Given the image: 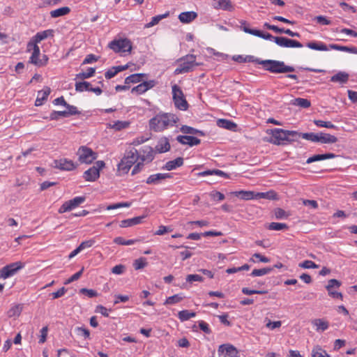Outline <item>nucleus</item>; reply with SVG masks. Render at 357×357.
<instances>
[{
  "instance_id": "nucleus-1",
  "label": "nucleus",
  "mask_w": 357,
  "mask_h": 357,
  "mask_svg": "<svg viewBox=\"0 0 357 357\" xmlns=\"http://www.w3.org/2000/svg\"><path fill=\"white\" fill-rule=\"evenodd\" d=\"M247 62H256L263 65L265 70L273 73H286L295 70L293 66H287L283 61L276 60H261L255 59L253 56H247Z\"/></svg>"
},
{
  "instance_id": "nucleus-2",
  "label": "nucleus",
  "mask_w": 357,
  "mask_h": 357,
  "mask_svg": "<svg viewBox=\"0 0 357 357\" xmlns=\"http://www.w3.org/2000/svg\"><path fill=\"white\" fill-rule=\"evenodd\" d=\"M178 116L172 113L158 114L149 121L150 128L155 132H161L178 121Z\"/></svg>"
},
{
  "instance_id": "nucleus-3",
  "label": "nucleus",
  "mask_w": 357,
  "mask_h": 357,
  "mask_svg": "<svg viewBox=\"0 0 357 357\" xmlns=\"http://www.w3.org/2000/svg\"><path fill=\"white\" fill-rule=\"evenodd\" d=\"M301 137V132L275 128L271 130V137L268 142L275 145L285 144V142H294Z\"/></svg>"
},
{
  "instance_id": "nucleus-4",
  "label": "nucleus",
  "mask_w": 357,
  "mask_h": 357,
  "mask_svg": "<svg viewBox=\"0 0 357 357\" xmlns=\"http://www.w3.org/2000/svg\"><path fill=\"white\" fill-rule=\"evenodd\" d=\"M258 33H255V36L264 38L265 40L273 39L274 42L280 47H303V45L295 40L289 39L285 37H274L269 33H264L257 30Z\"/></svg>"
},
{
  "instance_id": "nucleus-5",
  "label": "nucleus",
  "mask_w": 357,
  "mask_h": 357,
  "mask_svg": "<svg viewBox=\"0 0 357 357\" xmlns=\"http://www.w3.org/2000/svg\"><path fill=\"white\" fill-rule=\"evenodd\" d=\"M138 159V151L134 147H130L126 151L123 158L118 165V168L126 173Z\"/></svg>"
},
{
  "instance_id": "nucleus-6",
  "label": "nucleus",
  "mask_w": 357,
  "mask_h": 357,
  "mask_svg": "<svg viewBox=\"0 0 357 357\" xmlns=\"http://www.w3.org/2000/svg\"><path fill=\"white\" fill-rule=\"evenodd\" d=\"M196 56L193 54H188L178 60L179 66L175 70V74H181L192 71L195 66L199 64L195 62Z\"/></svg>"
},
{
  "instance_id": "nucleus-7",
  "label": "nucleus",
  "mask_w": 357,
  "mask_h": 357,
  "mask_svg": "<svg viewBox=\"0 0 357 357\" xmlns=\"http://www.w3.org/2000/svg\"><path fill=\"white\" fill-rule=\"evenodd\" d=\"M172 95L175 107L180 110H186L188 107V102L184 97L182 90L176 84L172 86Z\"/></svg>"
},
{
  "instance_id": "nucleus-8",
  "label": "nucleus",
  "mask_w": 357,
  "mask_h": 357,
  "mask_svg": "<svg viewBox=\"0 0 357 357\" xmlns=\"http://www.w3.org/2000/svg\"><path fill=\"white\" fill-rule=\"evenodd\" d=\"M108 47L116 53H130L132 50V43L127 38L114 40L109 43Z\"/></svg>"
},
{
  "instance_id": "nucleus-9",
  "label": "nucleus",
  "mask_w": 357,
  "mask_h": 357,
  "mask_svg": "<svg viewBox=\"0 0 357 357\" xmlns=\"http://www.w3.org/2000/svg\"><path fill=\"white\" fill-rule=\"evenodd\" d=\"M78 160L81 163L91 164L98 157V153L86 146H81L77 152Z\"/></svg>"
},
{
  "instance_id": "nucleus-10",
  "label": "nucleus",
  "mask_w": 357,
  "mask_h": 357,
  "mask_svg": "<svg viewBox=\"0 0 357 357\" xmlns=\"http://www.w3.org/2000/svg\"><path fill=\"white\" fill-rule=\"evenodd\" d=\"M105 165L102 160H98L95 165L85 171L83 175L84 178L87 181H95L100 176V170Z\"/></svg>"
},
{
  "instance_id": "nucleus-11",
  "label": "nucleus",
  "mask_w": 357,
  "mask_h": 357,
  "mask_svg": "<svg viewBox=\"0 0 357 357\" xmlns=\"http://www.w3.org/2000/svg\"><path fill=\"white\" fill-rule=\"evenodd\" d=\"M23 267L24 264L21 261H16L6 265L0 270V278L6 279L15 275Z\"/></svg>"
},
{
  "instance_id": "nucleus-12",
  "label": "nucleus",
  "mask_w": 357,
  "mask_h": 357,
  "mask_svg": "<svg viewBox=\"0 0 357 357\" xmlns=\"http://www.w3.org/2000/svg\"><path fill=\"white\" fill-rule=\"evenodd\" d=\"M85 200V197H76L70 200L65 202L61 206L58 211L59 213H63L65 212L70 211L84 203Z\"/></svg>"
},
{
  "instance_id": "nucleus-13",
  "label": "nucleus",
  "mask_w": 357,
  "mask_h": 357,
  "mask_svg": "<svg viewBox=\"0 0 357 357\" xmlns=\"http://www.w3.org/2000/svg\"><path fill=\"white\" fill-rule=\"evenodd\" d=\"M34 46V50L32 52L29 62L38 67L46 65L48 60L47 56L43 54V59H39V56L40 54V48L38 45Z\"/></svg>"
},
{
  "instance_id": "nucleus-14",
  "label": "nucleus",
  "mask_w": 357,
  "mask_h": 357,
  "mask_svg": "<svg viewBox=\"0 0 357 357\" xmlns=\"http://www.w3.org/2000/svg\"><path fill=\"white\" fill-rule=\"evenodd\" d=\"M218 353L219 355L225 353L224 357H239L236 348L229 344H224L219 346Z\"/></svg>"
},
{
  "instance_id": "nucleus-15",
  "label": "nucleus",
  "mask_w": 357,
  "mask_h": 357,
  "mask_svg": "<svg viewBox=\"0 0 357 357\" xmlns=\"http://www.w3.org/2000/svg\"><path fill=\"white\" fill-rule=\"evenodd\" d=\"M53 167L61 170L71 171L76 168L77 165L70 160L66 158H61L55 160L54 161Z\"/></svg>"
},
{
  "instance_id": "nucleus-16",
  "label": "nucleus",
  "mask_w": 357,
  "mask_h": 357,
  "mask_svg": "<svg viewBox=\"0 0 357 357\" xmlns=\"http://www.w3.org/2000/svg\"><path fill=\"white\" fill-rule=\"evenodd\" d=\"M156 84L155 80L144 81L132 89V93L142 94L153 88Z\"/></svg>"
},
{
  "instance_id": "nucleus-17",
  "label": "nucleus",
  "mask_w": 357,
  "mask_h": 357,
  "mask_svg": "<svg viewBox=\"0 0 357 357\" xmlns=\"http://www.w3.org/2000/svg\"><path fill=\"white\" fill-rule=\"evenodd\" d=\"M138 153L139 159L142 162H150L154 158L153 150L151 146H144Z\"/></svg>"
},
{
  "instance_id": "nucleus-18",
  "label": "nucleus",
  "mask_w": 357,
  "mask_h": 357,
  "mask_svg": "<svg viewBox=\"0 0 357 357\" xmlns=\"http://www.w3.org/2000/svg\"><path fill=\"white\" fill-rule=\"evenodd\" d=\"M176 140L181 144H188L190 146L198 145L201 142L199 139L188 135H178L176 137Z\"/></svg>"
},
{
  "instance_id": "nucleus-19",
  "label": "nucleus",
  "mask_w": 357,
  "mask_h": 357,
  "mask_svg": "<svg viewBox=\"0 0 357 357\" xmlns=\"http://www.w3.org/2000/svg\"><path fill=\"white\" fill-rule=\"evenodd\" d=\"M213 6L215 9H222L227 11L234 10V6L230 0H213Z\"/></svg>"
},
{
  "instance_id": "nucleus-20",
  "label": "nucleus",
  "mask_w": 357,
  "mask_h": 357,
  "mask_svg": "<svg viewBox=\"0 0 357 357\" xmlns=\"http://www.w3.org/2000/svg\"><path fill=\"white\" fill-rule=\"evenodd\" d=\"M172 177V175L168 173H158L149 176L146 179V183L147 184H158L162 180L169 178Z\"/></svg>"
},
{
  "instance_id": "nucleus-21",
  "label": "nucleus",
  "mask_w": 357,
  "mask_h": 357,
  "mask_svg": "<svg viewBox=\"0 0 357 357\" xmlns=\"http://www.w3.org/2000/svg\"><path fill=\"white\" fill-rule=\"evenodd\" d=\"M146 217V215H144L142 216H137L130 219H126L121 220L120 222L121 227H132L133 225H136L142 222L143 219Z\"/></svg>"
},
{
  "instance_id": "nucleus-22",
  "label": "nucleus",
  "mask_w": 357,
  "mask_h": 357,
  "mask_svg": "<svg viewBox=\"0 0 357 357\" xmlns=\"http://www.w3.org/2000/svg\"><path fill=\"white\" fill-rule=\"evenodd\" d=\"M51 93V89L48 86H45L41 91L38 92L37 98L35 102L36 106H40L43 104L44 101L47 99L48 96Z\"/></svg>"
},
{
  "instance_id": "nucleus-23",
  "label": "nucleus",
  "mask_w": 357,
  "mask_h": 357,
  "mask_svg": "<svg viewBox=\"0 0 357 357\" xmlns=\"http://www.w3.org/2000/svg\"><path fill=\"white\" fill-rule=\"evenodd\" d=\"M349 75L347 73L340 71L331 77L332 82H337L341 84H346L349 80Z\"/></svg>"
},
{
  "instance_id": "nucleus-24",
  "label": "nucleus",
  "mask_w": 357,
  "mask_h": 357,
  "mask_svg": "<svg viewBox=\"0 0 357 357\" xmlns=\"http://www.w3.org/2000/svg\"><path fill=\"white\" fill-rule=\"evenodd\" d=\"M312 324L316 327L315 330L317 332L324 331L329 327V323L324 319H315L312 320Z\"/></svg>"
},
{
  "instance_id": "nucleus-25",
  "label": "nucleus",
  "mask_w": 357,
  "mask_h": 357,
  "mask_svg": "<svg viewBox=\"0 0 357 357\" xmlns=\"http://www.w3.org/2000/svg\"><path fill=\"white\" fill-rule=\"evenodd\" d=\"M183 165V158L178 157L173 160L168 161L166 162L165 166L162 167L163 169L168 171L173 170L177 167H181Z\"/></svg>"
},
{
  "instance_id": "nucleus-26",
  "label": "nucleus",
  "mask_w": 357,
  "mask_h": 357,
  "mask_svg": "<svg viewBox=\"0 0 357 357\" xmlns=\"http://www.w3.org/2000/svg\"><path fill=\"white\" fill-rule=\"evenodd\" d=\"M197 17V13L194 11L183 12L178 15V19L182 23H190Z\"/></svg>"
},
{
  "instance_id": "nucleus-27",
  "label": "nucleus",
  "mask_w": 357,
  "mask_h": 357,
  "mask_svg": "<svg viewBox=\"0 0 357 357\" xmlns=\"http://www.w3.org/2000/svg\"><path fill=\"white\" fill-rule=\"evenodd\" d=\"M335 157H336L335 154L332 153H327L325 154H317V155H314L312 157H310L307 160L306 163L310 164V163L317 162V161L334 158Z\"/></svg>"
},
{
  "instance_id": "nucleus-28",
  "label": "nucleus",
  "mask_w": 357,
  "mask_h": 357,
  "mask_svg": "<svg viewBox=\"0 0 357 357\" xmlns=\"http://www.w3.org/2000/svg\"><path fill=\"white\" fill-rule=\"evenodd\" d=\"M155 149L158 153H165L170 149V144L168 139L166 137L161 138L155 146Z\"/></svg>"
},
{
  "instance_id": "nucleus-29",
  "label": "nucleus",
  "mask_w": 357,
  "mask_h": 357,
  "mask_svg": "<svg viewBox=\"0 0 357 357\" xmlns=\"http://www.w3.org/2000/svg\"><path fill=\"white\" fill-rule=\"evenodd\" d=\"M204 278L198 274H190L186 277V282L180 286L182 289L188 288V284H192L193 282H203Z\"/></svg>"
},
{
  "instance_id": "nucleus-30",
  "label": "nucleus",
  "mask_w": 357,
  "mask_h": 357,
  "mask_svg": "<svg viewBox=\"0 0 357 357\" xmlns=\"http://www.w3.org/2000/svg\"><path fill=\"white\" fill-rule=\"evenodd\" d=\"M328 48L331 49V50L347 52L349 53L357 54V47H354V46L348 47V46L339 45H336V44H331V45H329Z\"/></svg>"
},
{
  "instance_id": "nucleus-31",
  "label": "nucleus",
  "mask_w": 357,
  "mask_h": 357,
  "mask_svg": "<svg viewBox=\"0 0 357 357\" xmlns=\"http://www.w3.org/2000/svg\"><path fill=\"white\" fill-rule=\"evenodd\" d=\"M337 142V138L334 135L328 133H319V142L322 144H333L336 143Z\"/></svg>"
},
{
  "instance_id": "nucleus-32",
  "label": "nucleus",
  "mask_w": 357,
  "mask_h": 357,
  "mask_svg": "<svg viewBox=\"0 0 357 357\" xmlns=\"http://www.w3.org/2000/svg\"><path fill=\"white\" fill-rule=\"evenodd\" d=\"M197 175L199 176H209V175H216V176H222V177H225V178H229V176L228 174L224 172L222 170H220V169H208V170H206V171H204V172H199L197 174Z\"/></svg>"
},
{
  "instance_id": "nucleus-33",
  "label": "nucleus",
  "mask_w": 357,
  "mask_h": 357,
  "mask_svg": "<svg viewBox=\"0 0 357 357\" xmlns=\"http://www.w3.org/2000/svg\"><path fill=\"white\" fill-rule=\"evenodd\" d=\"M217 125L220 128L229 130H235L237 127V125L234 122L227 119H219L217 121Z\"/></svg>"
},
{
  "instance_id": "nucleus-34",
  "label": "nucleus",
  "mask_w": 357,
  "mask_h": 357,
  "mask_svg": "<svg viewBox=\"0 0 357 357\" xmlns=\"http://www.w3.org/2000/svg\"><path fill=\"white\" fill-rule=\"evenodd\" d=\"M53 33L54 31L52 29H47L43 31L38 32L33 38L35 39V42L39 43L47 38L53 36Z\"/></svg>"
},
{
  "instance_id": "nucleus-35",
  "label": "nucleus",
  "mask_w": 357,
  "mask_h": 357,
  "mask_svg": "<svg viewBox=\"0 0 357 357\" xmlns=\"http://www.w3.org/2000/svg\"><path fill=\"white\" fill-rule=\"evenodd\" d=\"M147 76L146 74L144 73H136L130 75L125 79V84H128L130 83H138L142 81L144 77Z\"/></svg>"
},
{
  "instance_id": "nucleus-36",
  "label": "nucleus",
  "mask_w": 357,
  "mask_h": 357,
  "mask_svg": "<svg viewBox=\"0 0 357 357\" xmlns=\"http://www.w3.org/2000/svg\"><path fill=\"white\" fill-rule=\"evenodd\" d=\"M236 197H240L241 199L243 200H250L255 199V195L254 192L252 191H236L233 192Z\"/></svg>"
},
{
  "instance_id": "nucleus-37",
  "label": "nucleus",
  "mask_w": 357,
  "mask_h": 357,
  "mask_svg": "<svg viewBox=\"0 0 357 357\" xmlns=\"http://www.w3.org/2000/svg\"><path fill=\"white\" fill-rule=\"evenodd\" d=\"M70 12V9L69 7L65 6L62 8H59L58 9L52 10L50 12V16L52 18H56L61 16L66 15Z\"/></svg>"
},
{
  "instance_id": "nucleus-38",
  "label": "nucleus",
  "mask_w": 357,
  "mask_h": 357,
  "mask_svg": "<svg viewBox=\"0 0 357 357\" xmlns=\"http://www.w3.org/2000/svg\"><path fill=\"white\" fill-rule=\"evenodd\" d=\"M291 104L301 108H308L310 107V101L305 98H297L291 100Z\"/></svg>"
},
{
  "instance_id": "nucleus-39",
  "label": "nucleus",
  "mask_w": 357,
  "mask_h": 357,
  "mask_svg": "<svg viewBox=\"0 0 357 357\" xmlns=\"http://www.w3.org/2000/svg\"><path fill=\"white\" fill-rule=\"evenodd\" d=\"M306 46L312 50L319 51H328L329 48L322 42H310L307 43Z\"/></svg>"
},
{
  "instance_id": "nucleus-40",
  "label": "nucleus",
  "mask_w": 357,
  "mask_h": 357,
  "mask_svg": "<svg viewBox=\"0 0 357 357\" xmlns=\"http://www.w3.org/2000/svg\"><path fill=\"white\" fill-rule=\"evenodd\" d=\"M180 130L185 134L199 135L200 136L204 135V132L203 131L195 129L188 126H182L181 128H180Z\"/></svg>"
},
{
  "instance_id": "nucleus-41",
  "label": "nucleus",
  "mask_w": 357,
  "mask_h": 357,
  "mask_svg": "<svg viewBox=\"0 0 357 357\" xmlns=\"http://www.w3.org/2000/svg\"><path fill=\"white\" fill-rule=\"evenodd\" d=\"M273 271V268L266 267L261 269H254L250 275L252 277H259L264 275H267Z\"/></svg>"
},
{
  "instance_id": "nucleus-42",
  "label": "nucleus",
  "mask_w": 357,
  "mask_h": 357,
  "mask_svg": "<svg viewBox=\"0 0 357 357\" xmlns=\"http://www.w3.org/2000/svg\"><path fill=\"white\" fill-rule=\"evenodd\" d=\"M195 312H190L187 310H181L178 313V317L181 321H187L190 318L195 317Z\"/></svg>"
},
{
  "instance_id": "nucleus-43",
  "label": "nucleus",
  "mask_w": 357,
  "mask_h": 357,
  "mask_svg": "<svg viewBox=\"0 0 357 357\" xmlns=\"http://www.w3.org/2000/svg\"><path fill=\"white\" fill-rule=\"evenodd\" d=\"M312 357H330V355L320 346H316L312 351Z\"/></svg>"
},
{
  "instance_id": "nucleus-44",
  "label": "nucleus",
  "mask_w": 357,
  "mask_h": 357,
  "mask_svg": "<svg viewBox=\"0 0 357 357\" xmlns=\"http://www.w3.org/2000/svg\"><path fill=\"white\" fill-rule=\"evenodd\" d=\"M91 85L88 82H78L75 83V90L78 92L90 91Z\"/></svg>"
},
{
  "instance_id": "nucleus-45",
  "label": "nucleus",
  "mask_w": 357,
  "mask_h": 357,
  "mask_svg": "<svg viewBox=\"0 0 357 357\" xmlns=\"http://www.w3.org/2000/svg\"><path fill=\"white\" fill-rule=\"evenodd\" d=\"M169 15V13L166 12L165 14L153 17L151 19V21L146 25V27L149 28V27L155 26V24H158V22L160 20L168 17Z\"/></svg>"
},
{
  "instance_id": "nucleus-46",
  "label": "nucleus",
  "mask_w": 357,
  "mask_h": 357,
  "mask_svg": "<svg viewBox=\"0 0 357 357\" xmlns=\"http://www.w3.org/2000/svg\"><path fill=\"white\" fill-rule=\"evenodd\" d=\"M301 137L314 142H319V133L306 132L301 133Z\"/></svg>"
},
{
  "instance_id": "nucleus-47",
  "label": "nucleus",
  "mask_w": 357,
  "mask_h": 357,
  "mask_svg": "<svg viewBox=\"0 0 357 357\" xmlns=\"http://www.w3.org/2000/svg\"><path fill=\"white\" fill-rule=\"evenodd\" d=\"M96 69L94 68H89L86 72H82L76 75V77L82 79L90 78L94 75Z\"/></svg>"
},
{
  "instance_id": "nucleus-48",
  "label": "nucleus",
  "mask_w": 357,
  "mask_h": 357,
  "mask_svg": "<svg viewBox=\"0 0 357 357\" xmlns=\"http://www.w3.org/2000/svg\"><path fill=\"white\" fill-rule=\"evenodd\" d=\"M130 123L128 121H116L112 124H109V127L115 130H121L128 128Z\"/></svg>"
},
{
  "instance_id": "nucleus-49",
  "label": "nucleus",
  "mask_w": 357,
  "mask_h": 357,
  "mask_svg": "<svg viewBox=\"0 0 357 357\" xmlns=\"http://www.w3.org/2000/svg\"><path fill=\"white\" fill-rule=\"evenodd\" d=\"M276 194L273 191H269L267 192H257L255 195V199H275L276 198Z\"/></svg>"
},
{
  "instance_id": "nucleus-50",
  "label": "nucleus",
  "mask_w": 357,
  "mask_h": 357,
  "mask_svg": "<svg viewBox=\"0 0 357 357\" xmlns=\"http://www.w3.org/2000/svg\"><path fill=\"white\" fill-rule=\"evenodd\" d=\"M289 228L288 225L285 223H281V222H271L269 224L268 229L270 230H283V229H287Z\"/></svg>"
},
{
  "instance_id": "nucleus-51",
  "label": "nucleus",
  "mask_w": 357,
  "mask_h": 357,
  "mask_svg": "<svg viewBox=\"0 0 357 357\" xmlns=\"http://www.w3.org/2000/svg\"><path fill=\"white\" fill-rule=\"evenodd\" d=\"M273 212L275 218L278 220L287 219L290 215L289 213L281 208H276Z\"/></svg>"
},
{
  "instance_id": "nucleus-52",
  "label": "nucleus",
  "mask_w": 357,
  "mask_h": 357,
  "mask_svg": "<svg viewBox=\"0 0 357 357\" xmlns=\"http://www.w3.org/2000/svg\"><path fill=\"white\" fill-rule=\"evenodd\" d=\"M183 298V297L181 296V295L175 294L174 296L168 297L165 302V305H172L177 303L181 301Z\"/></svg>"
},
{
  "instance_id": "nucleus-53",
  "label": "nucleus",
  "mask_w": 357,
  "mask_h": 357,
  "mask_svg": "<svg viewBox=\"0 0 357 357\" xmlns=\"http://www.w3.org/2000/svg\"><path fill=\"white\" fill-rule=\"evenodd\" d=\"M314 124L318 127H324L327 128H336V126L333 124L331 121H324L322 120H314Z\"/></svg>"
},
{
  "instance_id": "nucleus-54",
  "label": "nucleus",
  "mask_w": 357,
  "mask_h": 357,
  "mask_svg": "<svg viewBox=\"0 0 357 357\" xmlns=\"http://www.w3.org/2000/svg\"><path fill=\"white\" fill-rule=\"evenodd\" d=\"M298 266L303 268H317L319 265L310 260H305L298 264Z\"/></svg>"
},
{
  "instance_id": "nucleus-55",
  "label": "nucleus",
  "mask_w": 357,
  "mask_h": 357,
  "mask_svg": "<svg viewBox=\"0 0 357 357\" xmlns=\"http://www.w3.org/2000/svg\"><path fill=\"white\" fill-rule=\"evenodd\" d=\"M131 206V203L130 202H120V203H116V204H110L109 206H107L106 209L109 211V210H114V209H117V208H122V207H130Z\"/></svg>"
},
{
  "instance_id": "nucleus-56",
  "label": "nucleus",
  "mask_w": 357,
  "mask_h": 357,
  "mask_svg": "<svg viewBox=\"0 0 357 357\" xmlns=\"http://www.w3.org/2000/svg\"><path fill=\"white\" fill-rule=\"evenodd\" d=\"M75 331L78 335L83 336L85 339L90 337V331L86 328L76 327Z\"/></svg>"
},
{
  "instance_id": "nucleus-57",
  "label": "nucleus",
  "mask_w": 357,
  "mask_h": 357,
  "mask_svg": "<svg viewBox=\"0 0 357 357\" xmlns=\"http://www.w3.org/2000/svg\"><path fill=\"white\" fill-rule=\"evenodd\" d=\"M147 265L146 259L141 257L134 261L133 266L136 270L142 269Z\"/></svg>"
},
{
  "instance_id": "nucleus-58",
  "label": "nucleus",
  "mask_w": 357,
  "mask_h": 357,
  "mask_svg": "<svg viewBox=\"0 0 357 357\" xmlns=\"http://www.w3.org/2000/svg\"><path fill=\"white\" fill-rule=\"evenodd\" d=\"M68 117L66 111H53L50 116L51 120H58L59 117Z\"/></svg>"
},
{
  "instance_id": "nucleus-59",
  "label": "nucleus",
  "mask_w": 357,
  "mask_h": 357,
  "mask_svg": "<svg viewBox=\"0 0 357 357\" xmlns=\"http://www.w3.org/2000/svg\"><path fill=\"white\" fill-rule=\"evenodd\" d=\"M242 292L245 295H252L254 294H266L268 291L266 290H252V289H250L248 287H243L242 289Z\"/></svg>"
},
{
  "instance_id": "nucleus-60",
  "label": "nucleus",
  "mask_w": 357,
  "mask_h": 357,
  "mask_svg": "<svg viewBox=\"0 0 357 357\" xmlns=\"http://www.w3.org/2000/svg\"><path fill=\"white\" fill-rule=\"evenodd\" d=\"M341 285V282L336 279H331L328 281V284L326 287V289L328 291L329 290H332L333 288H339Z\"/></svg>"
},
{
  "instance_id": "nucleus-61",
  "label": "nucleus",
  "mask_w": 357,
  "mask_h": 357,
  "mask_svg": "<svg viewBox=\"0 0 357 357\" xmlns=\"http://www.w3.org/2000/svg\"><path fill=\"white\" fill-rule=\"evenodd\" d=\"M241 29L245 33H250L251 35H253V36H255V33H258L257 32V29H250L248 26H247V23L245 21H241Z\"/></svg>"
},
{
  "instance_id": "nucleus-62",
  "label": "nucleus",
  "mask_w": 357,
  "mask_h": 357,
  "mask_svg": "<svg viewBox=\"0 0 357 357\" xmlns=\"http://www.w3.org/2000/svg\"><path fill=\"white\" fill-rule=\"evenodd\" d=\"M21 310H22V308L20 307V305H15L8 310V317H12L19 316L21 313Z\"/></svg>"
},
{
  "instance_id": "nucleus-63",
  "label": "nucleus",
  "mask_w": 357,
  "mask_h": 357,
  "mask_svg": "<svg viewBox=\"0 0 357 357\" xmlns=\"http://www.w3.org/2000/svg\"><path fill=\"white\" fill-rule=\"evenodd\" d=\"M67 108V111L66 112L67 113V116L71 115H75V114H79L81 112L77 109V108L74 105H70L68 103V105L66 107Z\"/></svg>"
},
{
  "instance_id": "nucleus-64",
  "label": "nucleus",
  "mask_w": 357,
  "mask_h": 357,
  "mask_svg": "<svg viewBox=\"0 0 357 357\" xmlns=\"http://www.w3.org/2000/svg\"><path fill=\"white\" fill-rule=\"evenodd\" d=\"M95 240L90 239L88 241H83L80 243V245L78 246V248L80 249V250H83L85 248H89L93 246L95 243Z\"/></svg>"
}]
</instances>
